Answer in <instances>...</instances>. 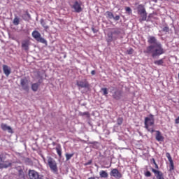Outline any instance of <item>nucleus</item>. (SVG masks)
I'll list each match as a JSON object with an SVG mask.
<instances>
[{
	"label": "nucleus",
	"instance_id": "f257e3e1",
	"mask_svg": "<svg viewBox=\"0 0 179 179\" xmlns=\"http://www.w3.org/2000/svg\"><path fill=\"white\" fill-rule=\"evenodd\" d=\"M148 42L151 45L146 48V50H144V53L148 55L151 54L152 57H155L165 52L162 45L160 42L157 41L155 36H150Z\"/></svg>",
	"mask_w": 179,
	"mask_h": 179
},
{
	"label": "nucleus",
	"instance_id": "f03ea898",
	"mask_svg": "<svg viewBox=\"0 0 179 179\" xmlns=\"http://www.w3.org/2000/svg\"><path fill=\"white\" fill-rule=\"evenodd\" d=\"M46 165L50 168V171L55 174L58 175V166L57 162L54 159V158L48 156L47 157Z\"/></svg>",
	"mask_w": 179,
	"mask_h": 179
},
{
	"label": "nucleus",
	"instance_id": "7ed1b4c3",
	"mask_svg": "<svg viewBox=\"0 0 179 179\" xmlns=\"http://www.w3.org/2000/svg\"><path fill=\"white\" fill-rule=\"evenodd\" d=\"M155 125V118L153 115H150V117H146L145 119V128L150 133L153 134Z\"/></svg>",
	"mask_w": 179,
	"mask_h": 179
},
{
	"label": "nucleus",
	"instance_id": "20e7f679",
	"mask_svg": "<svg viewBox=\"0 0 179 179\" xmlns=\"http://www.w3.org/2000/svg\"><path fill=\"white\" fill-rule=\"evenodd\" d=\"M138 13L142 17V20L145 21L147 19V13L143 5L141 4L138 6Z\"/></svg>",
	"mask_w": 179,
	"mask_h": 179
},
{
	"label": "nucleus",
	"instance_id": "39448f33",
	"mask_svg": "<svg viewBox=\"0 0 179 179\" xmlns=\"http://www.w3.org/2000/svg\"><path fill=\"white\" fill-rule=\"evenodd\" d=\"M28 176L29 179H43L42 176L35 170L29 169Z\"/></svg>",
	"mask_w": 179,
	"mask_h": 179
},
{
	"label": "nucleus",
	"instance_id": "423d86ee",
	"mask_svg": "<svg viewBox=\"0 0 179 179\" xmlns=\"http://www.w3.org/2000/svg\"><path fill=\"white\" fill-rule=\"evenodd\" d=\"M32 36L38 42L42 43H46L47 41L41 37V34L38 31H34L32 32Z\"/></svg>",
	"mask_w": 179,
	"mask_h": 179
},
{
	"label": "nucleus",
	"instance_id": "0eeeda50",
	"mask_svg": "<svg viewBox=\"0 0 179 179\" xmlns=\"http://www.w3.org/2000/svg\"><path fill=\"white\" fill-rule=\"evenodd\" d=\"M76 85L78 87H81L82 89H88L90 87V84L88 81L85 79L83 81H77Z\"/></svg>",
	"mask_w": 179,
	"mask_h": 179
},
{
	"label": "nucleus",
	"instance_id": "6e6552de",
	"mask_svg": "<svg viewBox=\"0 0 179 179\" xmlns=\"http://www.w3.org/2000/svg\"><path fill=\"white\" fill-rule=\"evenodd\" d=\"M110 175L111 177L116 179H120L122 177V173L117 169H113L110 173Z\"/></svg>",
	"mask_w": 179,
	"mask_h": 179
},
{
	"label": "nucleus",
	"instance_id": "1a4fd4ad",
	"mask_svg": "<svg viewBox=\"0 0 179 179\" xmlns=\"http://www.w3.org/2000/svg\"><path fill=\"white\" fill-rule=\"evenodd\" d=\"M151 171L155 173L157 179H164V173L162 171L154 168H151Z\"/></svg>",
	"mask_w": 179,
	"mask_h": 179
},
{
	"label": "nucleus",
	"instance_id": "9d476101",
	"mask_svg": "<svg viewBox=\"0 0 179 179\" xmlns=\"http://www.w3.org/2000/svg\"><path fill=\"white\" fill-rule=\"evenodd\" d=\"M29 45H30V41L28 39H25V40H23L21 43V46H22V48L23 50H24L25 51H27L29 50Z\"/></svg>",
	"mask_w": 179,
	"mask_h": 179
},
{
	"label": "nucleus",
	"instance_id": "9b49d317",
	"mask_svg": "<svg viewBox=\"0 0 179 179\" xmlns=\"http://www.w3.org/2000/svg\"><path fill=\"white\" fill-rule=\"evenodd\" d=\"M20 85L23 90H29L28 80L27 78H22L20 80Z\"/></svg>",
	"mask_w": 179,
	"mask_h": 179
},
{
	"label": "nucleus",
	"instance_id": "f8f14e48",
	"mask_svg": "<svg viewBox=\"0 0 179 179\" xmlns=\"http://www.w3.org/2000/svg\"><path fill=\"white\" fill-rule=\"evenodd\" d=\"M71 8L74 9V11L76 13H80L83 10L81 6L78 3V1H76L74 4L71 6Z\"/></svg>",
	"mask_w": 179,
	"mask_h": 179
},
{
	"label": "nucleus",
	"instance_id": "ddd939ff",
	"mask_svg": "<svg viewBox=\"0 0 179 179\" xmlns=\"http://www.w3.org/2000/svg\"><path fill=\"white\" fill-rule=\"evenodd\" d=\"M1 129H2V131H8V132L9 134H13V129H11V127L10 126H8L6 124H3L2 123L1 124Z\"/></svg>",
	"mask_w": 179,
	"mask_h": 179
},
{
	"label": "nucleus",
	"instance_id": "4468645a",
	"mask_svg": "<svg viewBox=\"0 0 179 179\" xmlns=\"http://www.w3.org/2000/svg\"><path fill=\"white\" fill-rule=\"evenodd\" d=\"M122 96V92L121 90H116L113 94V97L115 100H120L121 97Z\"/></svg>",
	"mask_w": 179,
	"mask_h": 179
},
{
	"label": "nucleus",
	"instance_id": "2eb2a0df",
	"mask_svg": "<svg viewBox=\"0 0 179 179\" xmlns=\"http://www.w3.org/2000/svg\"><path fill=\"white\" fill-rule=\"evenodd\" d=\"M156 140L158 142H164V137L162 136V133L159 131H156Z\"/></svg>",
	"mask_w": 179,
	"mask_h": 179
},
{
	"label": "nucleus",
	"instance_id": "dca6fc26",
	"mask_svg": "<svg viewBox=\"0 0 179 179\" xmlns=\"http://www.w3.org/2000/svg\"><path fill=\"white\" fill-rule=\"evenodd\" d=\"M12 165L11 162L8 161H6L5 163H0V169H7L8 167H10Z\"/></svg>",
	"mask_w": 179,
	"mask_h": 179
},
{
	"label": "nucleus",
	"instance_id": "f3484780",
	"mask_svg": "<svg viewBox=\"0 0 179 179\" xmlns=\"http://www.w3.org/2000/svg\"><path fill=\"white\" fill-rule=\"evenodd\" d=\"M3 71L6 76H9L11 71L10 67H8L7 65H3Z\"/></svg>",
	"mask_w": 179,
	"mask_h": 179
},
{
	"label": "nucleus",
	"instance_id": "a211bd4d",
	"mask_svg": "<svg viewBox=\"0 0 179 179\" xmlns=\"http://www.w3.org/2000/svg\"><path fill=\"white\" fill-rule=\"evenodd\" d=\"M99 175H100V177L101 178H108V173L106 171H103V170H101L99 172Z\"/></svg>",
	"mask_w": 179,
	"mask_h": 179
},
{
	"label": "nucleus",
	"instance_id": "6ab92c4d",
	"mask_svg": "<svg viewBox=\"0 0 179 179\" xmlns=\"http://www.w3.org/2000/svg\"><path fill=\"white\" fill-rule=\"evenodd\" d=\"M39 86H40V84L38 83H33L31 85V90H33V92H37Z\"/></svg>",
	"mask_w": 179,
	"mask_h": 179
},
{
	"label": "nucleus",
	"instance_id": "aec40b11",
	"mask_svg": "<svg viewBox=\"0 0 179 179\" xmlns=\"http://www.w3.org/2000/svg\"><path fill=\"white\" fill-rule=\"evenodd\" d=\"M105 15L106 16L107 18H109V19H113L114 17L113 13L110 11H107L105 13Z\"/></svg>",
	"mask_w": 179,
	"mask_h": 179
},
{
	"label": "nucleus",
	"instance_id": "412c9836",
	"mask_svg": "<svg viewBox=\"0 0 179 179\" xmlns=\"http://www.w3.org/2000/svg\"><path fill=\"white\" fill-rule=\"evenodd\" d=\"M65 156H66V162H68L74 156V153H71V154L66 153Z\"/></svg>",
	"mask_w": 179,
	"mask_h": 179
},
{
	"label": "nucleus",
	"instance_id": "4be33fe9",
	"mask_svg": "<svg viewBox=\"0 0 179 179\" xmlns=\"http://www.w3.org/2000/svg\"><path fill=\"white\" fill-rule=\"evenodd\" d=\"M155 65H158L159 66H160L163 65L164 59H161L159 60H156V61H155Z\"/></svg>",
	"mask_w": 179,
	"mask_h": 179
},
{
	"label": "nucleus",
	"instance_id": "5701e85b",
	"mask_svg": "<svg viewBox=\"0 0 179 179\" xmlns=\"http://www.w3.org/2000/svg\"><path fill=\"white\" fill-rule=\"evenodd\" d=\"M56 151L59 157H62V148L60 145L56 148Z\"/></svg>",
	"mask_w": 179,
	"mask_h": 179
},
{
	"label": "nucleus",
	"instance_id": "b1692460",
	"mask_svg": "<svg viewBox=\"0 0 179 179\" xmlns=\"http://www.w3.org/2000/svg\"><path fill=\"white\" fill-rule=\"evenodd\" d=\"M108 39L107 40V41H108V43L112 42L113 40V32H111L110 34H108Z\"/></svg>",
	"mask_w": 179,
	"mask_h": 179
},
{
	"label": "nucleus",
	"instance_id": "393cba45",
	"mask_svg": "<svg viewBox=\"0 0 179 179\" xmlns=\"http://www.w3.org/2000/svg\"><path fill=\"white\" fill-rule=\"evenodd\" d=\"M101 92H103V96H107V94H108V92L107 88H101Z\"/></svg>",
	"mask_w": 179,
	"mask_h": 179
},
{
	"label": "nucleus",
	"instance_id": "a878e982",
	"mask_svg": "<svg viewBox=\"0 0 179 179\" xmlns=\"http://www.w3.org/2000/svg\"><path fill=\"white\" fill-rule=\"evenodd\" d=\"M20 23V20H19V18H17V17L14 18L13 20V24L14 25H18Z\"/></svg>",
	"mask_w": 179,
	"mask_h": 179
},
{
	"label": "nucleus",
	"instance_id": "bb28decb",
	"mask_svg": "<svg viewBox=\"0 0 179 179\" xmlns=\"http://www.w3.org/2000/svg\"><path fill=\"white\" fill-rule=\"evenodd\" d=\"M151 162H152L153 164L155 165V169H159V166H158V164H157V162H156L155 158H152V159H151Z\"/></svg>",
	"mask_w": 179,
	"mask_h": 179
},
{
	"label": "nucleus",
	"instance_id": "cd10ccee",
	"mask_svg": "<svg viewBox=\"0 0 179 179\" xmlns=\"http://www.w3.org/2000/svg\"><path fill=\"white\" fill-rule=\"evenodd\" d=\"M117 124L118 125H122L123 122V118L122 117H119L117 120Z\"/></svg>",
	"mask_w": 179,
	"mask_h": 179
},
{
	"label": "nucleus",
	"instance_id": "c85d7f7f",
	"mask_svg": "<svg viewBox=\"0 0 179 179\" xmlns=\"http://www.w3.org/2000/svg\"><path fill=\"white\" fill-rule=\"evenodd\" d=\"M5 158L3 157V155H0V164H5L6 161H4Z\"/></svg>",
	"mask_w": 179,
	"mask_h": 179
},
{
	"label": "nucleus",
	"instance_id": "c756f323",
	"mask_svg": "<svg viewBox=\"0 0 179 179\" xmlns=\"http://www.w3.org/2000/svg\"><path fill=\"white\" fill-rule=\"evenodd\" d=\"M170 171H173L174 170V164L173 161H170Z\"/></svg>",
	"mask_w": 179,
	"mask_h": 179
},
{
	"label": "nucleus",
	"instance_id": "7c9ffc66",
	"mask_svg": "<svg viewBox=\"0 0 179 179\" xmlns=\"http://www.w3.org/2000/svg\"><path fill=\"white\" fill-rule=\"evenodd\" d=\"M41 23L45 29H48L49 28L48 25H45V23L43 20H41Z\"/></svg>",
	"mask_w": 179,
	"mask_h": 179
},
{
	"label": "nucleus",
	"instance_id": "2f4dec72",
	"mask_svg": "<svg viewBox=\"0 0 179 179\" xmlns=\"http://www.w3.org/2000/svg\"><path fill=\"white\" fill-rule=\"evenodd\" d=\"M166 157L168 158V159H169V162L173 161L172 157H171V155H170L169 152H167V153H166Z\"/></svg>",
	"mask_w": 179,
	"mask_h": 179
},
{
	"label": "nucleus",
	"instance_id": "473e14b6",
	"mask_svg": "<svg viewBox=\"0 0 179 179\" xmlns=\"http://www.w3.org/2000/svg\"><path fill=\"white\" fill-rule=\"evenodd\" d=\"M152 176V173H150V171H148L146 173H145V176L149 178V177H151Z\"/></svg>",
	"mask_w": 179,
	"mask_h": 179
},
{
	"label": "nucleus",
	"instance_id": "72a5a7b5",
	"mask_svg": "<svg viewBox=\"0 0 179 179\" xmlns=\"http://www.w3.org/2000/svg\"><path fill=\"white\" fill-rule=\"evenodd\" d=\"M113 19H114V20L115 21H118L120 19V15H116L115 17L113 16Z\"/></svg>",
	"mask_w": 179,
	"mask_h": 179
},
{
	"label": "nucleus",
	"instance_id": "f704fd0d",
	"mask_svg": "<svg viewBox=\"0 0 179 179\" xmlns=\"http://www.w3.org/2000/svg\"><path fill=\"white\" fill-rule=\"evenodd\" d=\"M133 52H134V49H132V48H130L129 50H127V53L129 55H132Z\"/></svg>",
	"mask_w": 179,
	"mask_h": 179
},
{
	"label": "nucleus",
	"instance_id": "c9c22d12",
	"mask_svg": "<svg viewBox=\"0 0 179 179\" xmlns=\"http://www.w3.org/2000/svg\"><path fill=\"white\" fill-rule=\"evenodd\" d=\"M92 163V160H90L89 162L85 163V164H84V166H87L91 165Z\"/></svg>",
	"mask_w": 179,
	"mask_h": 179
},
{
	"label": "nucleus",
	"instance_id": "e433bc0d",
	"mask_svg": "<svg viewBox=\"0 0 179 179\" xmlns=\"http://www.w3.org/2000/svg\"><path fill=\"white\" fill-rule=\"evenodd\" d=\"M113 34L119 35L121 32L119 30H115L113 32H112Z\"/></svg>",
	"mask_w": 179,
	"mask_h": 179
},
{
	"label": "nucleus",
	"instance_id": "4c0bfd02",
	"mask_svg": "<svg viewBox=\"0 0 179 179\" xmlns=\"http://www.w3.org/2000/svg\"><path fill=\"white\" fill-rule=\"evenodd\" d=\"M90 113L88 112H84L83 113H82V116H89Z\"/></svg>",
	"mask_w": 179,
	"mask_h": 179
},
{
	"label": "nucleus",
	"instance_id": "58836bf2",
	"mask_svg": "<svg viewBox=\"0 0 179 179\" xmlns=\"http://www.w3.org/2000/svg\"><path fill=\"white\" fill-rule=\"evenodd\" d=\"M175 123H176V124H179V116H178V118L176 119Z\"/></svg>",
	"mask_w": 179,
	"mask_h": 179
},
{
	"label": "nucleus",
	"instance_id": "ea45409f",
	"mask_svg": "<svg viewBox=\"0 0 179 179\" xmlns=\"http://www.w3.org/2000/svg\"><path fill=\"white\" fill-rule=\"evenodd\" d=\"M126 11L130 13V12H131V9L129 7H127Z\"/></svg>",
	"mask_w": 179,
	"mask_h": 179
},
{
	"label": "nucleus",
	"instance_id": "a19ab883",
	"mask_svg": "<svg viewBox=\"0 0 179 179\" xmlns=\"http://www.w3.org/2000/svg\"><path fill=\"white\" fill-rule=\"evenodd\" d=\"M94 33H96L98 30L95 29L94 27L92 28Z\"/></svg>",
	"mask_w": 179,
	"mask_h": 179
},
{
	"label": "nucleus",
	"instance_id": "79ce46f5",
	"mask_svg": "<svg viewBox=\"0 0 179 179\" xmlns=\"http://www.w3.org/2000/svg\"><path fill=\"white\" fill-rule=\"evenodd\" d=\"M91 73H92V75H95L96 71L94 70H93V71H91Z\"/></svg>",
	"mask_w": 179,
	"mask_h": 179
},
{
	"label": "nucleus",
	"instance_id": "37998d69",
	"mask_svg": "<svg viewBox=\"0 0 179 179\" xmlns=\"http://www.w3.org/2000/svg\"><path fill=\"white\" fill-rule=\"evenodd\" d=\"M88 179H95V178L94 177H90Z\"/></svg>",
	"mask_w": 179,
	"mask_h": 179
},
{
	"label": "nucleus",
	"instance_id": "c03bdc74",
	"mask_svg": "<svg viewBox=\"0 0 179 179\" xmlns=\"http://www.w3.org/2000/svg\"><path fill=\"white\" fill-rule=\"evenodd\" d=\"M66 55H65L64 57L66 58Z\"/></svg>",
	"mask_w": 179,
	"mask_h": 179
},
{
	"label": "nucleus",
	"instance_id": "a18cd8bd",
	"mask_svg": "<svg viewBox=\"0 0 179 179\" xmlns=\"http://www.w3.org/2000/svg\"><path fill=\"white\" fill-rule=\"evenodd\" d=\"M43 160H44V162H45V158H43Z\"/></svg>",
	"mask_w": 179,
	"mask_h": 179
},
{
	"label": "nucleus",
	"instance_id": "49530a36",
	"mask_svg": "<svg viewBox=\"0 0 179 179\" xmlns=\"http://www.w3.org/2000/svg\"><path fill=\"white\" fill-rule=\"evenodd\" d=\"M91 144H92V145H93V144H94V143H91Z\"/></svg>",
	"mask_w": 179,
	"mask_h": 179
},
{
	"label": "nucleus",
	"instance_id": "de8ad7c7",
	"mask_svg": "<svg viewBox=\"0 0 179 179\" xmlns=\"http://www.w3.org/2000/svg\"><path fill=\"white\" fill-rule=\"evenodd\" d=\"M178 78H179V73H178Z\"/></svg>",
	"mask_w": 179,
	"mask_h": 179
},
{
	"label": "nucleus",
	"instance_id": "09e8293b",
	"mask_svg": "<svg viewBox=\"0 0 179 179\" xmlns=\"http://www.w3.org/2000/svg\"><path fill=\"white\" fill-rule=\"evenodd\" d=\"M110 166H111V164H110Z\"/></svg>",
	"mask_w": 179,
	"mask_h": 179
}]
</instances>
